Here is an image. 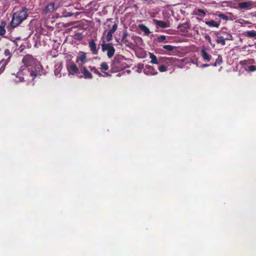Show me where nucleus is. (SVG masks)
<instances>
[{"mask_svg": "<svg viewBox=\"0 0 256 256\" xmlns=\"http://www.w3.org/2000/svg\"><path fill=\"white\" fill-rule=\"evenodd\" d=\"M67 70L68 72L72 74H78L80 73V68H78L74 63H70L67 65Z\"/></svg>", "mask_w": 256, "mask_h": 256, "instance_id": "6e6552de", "label": "nucleus"}, {"mask_svg": "<svg viewBox=\"0 0 256 256\" xmlns=\"http://www.w3.org/2000/svg\"><path fill=\"white\" fill-rule=\"evenodd\" d=\"M250 22L248 21H244V24H250Z\"/></svg>", "mask_w": 256, "mask_h": 256, "instance_id": "4c0bfd02", "label": "nucleus"}, {"mask_svg": "<svg viewBox=\"0 0 256 256\" xmlns=\"http://www.w3.org/2000/svg\"><path fill=\"white\" fill-rule=\"evenodd\" d=\"M109 66L106 62H103L100 65V69L104 72L106 76H110L111 75L107 72H104L105 70H108Z\"/></svg>", "mask_w": 256, "mask_h": 256, "instance_id": "f3484780", "label": "nucleus"}, {"mask_svg": "<svg viewBox=\"0 0 256 256\" xmlns=\"http://www.w3.org/2000/svg\"><path fill=\"white\" fill-rule=\"evenodd\" d=\"M238 7L240 8L248 9L252 8V2L248 1L245 2H240L238 4Z\"/></svg>", "mask_w": 256, "mask_h": 256, "instance_id": "ddd939ff", "label": "nucleus"}, {"mask_svg": "<svg viewBox=\"0 0 256 256\" xmlns=\"http://www.w3.org/2000/svg\"><path fill=\"white\" fill-rule=\"evenodd\" d=\"M138 28L142 30L144 34L148 36L150 34V31L149 28L144 24H140L138 25Z\"/></svg>", "mask_w": 256, "mask_h": 256, "instance_id": "6ab92c4d", "label": "nucleus"}, {"mask_svg": "<svg viewBox=\"0 0 256 256\" xmlns=\"http://www.w3.org/2000/svg\"><path fill=\"white\" fill-rule=\"evenodd\" d=\"M128 36V33L126 31H125L123 32L121 41L124 43H126L128 42V40L126 39L127 36Z\"/></svg>", "mask_w": 256, "mask_h": 256, "instance_id": "bb28decb", "label": "nucleus"}, {"mask_svg": "<svg viewBox=\"0 0 256 256\" xmlns=\"http://www.w3.org/2000/svg\"><path fill=\"white\" fill-rule=\"evenodd\" d=\"M89 68L92 72L98 75L99 76H104L96 68V67L90 66Z\"/></svg>", "mask_w": 256, "mask_h": 256, "instance_id": "5701e85b", "label": "nucleus"}, {"mask_svg": "<svg viewBox=\"0 0 256 256\" xmlns=\"http://www.w3.org/2000/svg\"><path fill=\"white\" fill-rule=\"evenodd\" d=\"M163 48L168 51H172L176 47L171 45H164L163 46Z\"/></svg>", "mask_w": 256, "mask_h": 256, "instance_id": "c85d7f7f", "label": "nucleus"}, {"mask_svg": "<svg viewBox=\"0 0 256 256\" xmlns=\"http://www.w3.org/2000/svg\"><path fill=\"white\" fill-rule=\"evenodd\" d=\"M211 64H203L202 66V68H204V67H207V66H210Z\"/></svg>", "mask_w": 256, "mask_h": 256, "instance_id": "c9c22d12", "label": "nucleus"}, {"mask_svg": "<svg viewBox=\"0 0 256 256\" xmlns=\"http://www.w3.org/2000/svg\"><path fill=\"white\" fill-rule=\"evenodd\" d=\"M86 54L84 52H81L80 55L77 57L76 62L78 63L80 61L82 64L80 65H83L86 62Z\"/></svg>", "mask_w": 256, "mask_h": 256, "instance_id": "2eb2a0df", "label": "nucleus"}, {"mask_svg": "<svg viewBox=\"0 0 256 256\" xmlns=\"http://www.w3.org/2000/svg\"><path fill=\"white\" fill-rule=\"evenodd\" d=\"M22 62L26 67L30 66L32 68H28L31 76L36 78L38 75H42L41 71L42 70V65L38 64L36 60L32 55L26 54L23 58Z\"/></svg>", "mask_w": 256, "mask_h": 256, "instance_id": "f257e3e1", "label": "nucleus"}, {"mask_svg": "<svg viewBox=\"0 0 256 256\" xmlns=\"http://www.w3.org/2000/svg\"><path fill=\"white\" fill-rule=\"evenodd\" d=\"M195 14L198 16L204 17L206 16V13L204 10L198 9L195 11Z\"/></svg>", "mask_w": 256, "mask_h": 256, "instance_id": "b1692460", "label": "nucleus"}, {"mask_svg": "<svg viewBox=\"0 0 256 256\" xmlns=\"http://www.w3.org/2000/svg\"><path fill=\"white\" fill-rule=\"evenodd\" d=\"M4 54L6 56H8V58H7V60H10V58L11 53L10 52V51L8 49L5 50Z\"/></svg>", "mask_w": 256, "mask_h": 256, "instance_id": "7c9ffc66", "label": "nucleus"}, {"mask_svg": "<svg viewBox=\"0 0 256 256\" xmlns=\"http://www.w3.org/2000/svg\"><path fill=\"white\" fill-rule=\"evenodd\" d=\"M28 16V9L23 8L21 11L14 12L13 14L10 25L12 28H16L21 24Z\"/></svg>", "mask_w": 256, "mask_h": 256, "instance_id": "f03ea898", "label": "nucleus"}, {"mask_svg": "<svg viewBox=\"0 0 256 256\" xmlns=\"http://www.w3.org/2000/svg\"><path fill=\"white\" fill-rule=\"evenodd\" d=\"M222 62V58L220 55H218L217 59L216 60L215 62L213 64H212V66H220Z\"/></svg>", "mask_w": 256, "mask_h": 256, "instance_id": "4be33fe9", "label": "nucleus"}, {"mask_svg": "<svg viewBox=\"0 0 256 256\" xmlns=\"http://www.w3.org/2000/svg\"><path fill=\"white\" fill-rule=\"evenodd\" d=\"M216 42L218 44H220L222 46H224L226 44L225 38L223 36H218Z\"/></svg>", "mask_w": 256, "mask_h": 256, "instance_id": "393cba45", "label": "nucleus"}, {"mask_svg": "<svg viewBox=\"0 0 256 256\" xmlns=\"http://www.w3.org/2000/svg\"><path fill=\"white\" fill-rule=\"evenodd\" d=\"M144 72L147 75H156L158 74L157 70L152 66L150 65L146 66Z\"/></svg>", "mask_w": 256, "mask_h": 256, "instance_id": "9b49d317", "label": "nucleus"}, {"mask_svg": "<svg viewBox=\"0 0 256 256\" xmlns=\"http://www.w3.org/2000/svg\"><path fill=\"white\" fill-rule=\"evenodd\" d=\"M54 68V74L56 76H58V74H60L61 70L62 68V64L60 63L55 64Z\"/></svg>", "mask_w": 256, "mask_h": 256, "instance_id": "aec40b11", "label": "nucleus"}, {"mask_svg": "<svg viewBox=\"0 0 256 256\" xmlns=\"http://www.w3.org/2000/svg\"><path fill=\"white\" fill-rule=\"evenodd\" d=\"M88 46L93 55H97L98 53L99 47H97L96 44L94 40L88 41Z\"/></svg>", "mask_w": 256, "mask_h": 256, "instance_id": "423d86ee", "label": "nucleus"}, {"mask_svg": "<svg viewBox=\"0 0 256 256\" xmlns=\"http://www.w3.org/2000/svg\"><path fill=\"white\" fill-rule=\"evenodd\" d=\"M110 67L111 70L113 72H118L122 68V65L121 64V61L119 58L116 57L114 58L113 60L112 61Z\"/></svg>", "mask_w": 256, "mask_h": 256, "instance_id": "39448f33", "label": "nucleus"}, {"mask_svg": "<svg viewBox=\"0 0 256 256\" xmlns=\"http://www.w3.org/2000/svg\"><path fill=\"white\" fill-rule=\"evenodd\" d=\"M167 36L164 35H161L158 37L157 41L158 42H162L166 40Z\"/></svg>", "mask_w": 256, "mask_h": 256, "instance_id": "cd10ccee", "label": "nucleus"}, {"mask_svg": "<svg viewBox=\"0 0 256 256\" xmlns=\"http://www.w3.org/2000/svg\"><path fill=\"white\" fill-rule=\"evenodd\" d=\"M248 61H249V63H250V64H251V63H252V62H250V61H251V60H248Z\"/></svg>", "mask_w": 256, "mask_h": 256, "instance_id": "58836bf2", "label": "nucleus"}, {"mask_svg": "<svg viewBox=\"0 0 256 256\" xmlns=\"http://www.w3.org/2000/svg\"><path fill=\"white\" fill-rule=\"evenodd\" d=\"M218 17L220 18L222 20H228V16L224 14H220L218 15Z\"/></svg>", "mask_w": 256, "mask_h": 256, "instance_id": "473e14b6", "label": "nucleus"}, {"mask_svg": "<svg viewBox=\"0 0 256 256\" xmlns=\"http://www.w3.org/2000/svg\"><path fill=\"white\" fill-rule=\"evenodd\" d=\"M167 67L164 64H162L158 67V70L160 72H164L167 70Z\"/></svg>", "mask_w": 256, "mask_h": 256, "instance_id": "c756f323", "label": "nucleus"}, {"mask_svg": "<svg viewBox=\"0 0 256 256\" xmlns=\"http://www.w3.org/2000/svg\"><path fill=\"white\" fill-rule=\"evenodd\" d=\"M80 72H81L84 77L86 79H92V74L86 69V68L83 65L79 64Z\"/></svg>", "mask_w": 256, "mask_h": 256, "instance_id": "1a4fd4ad", "label": "nucleus"}, {"mask_svg": "<svg viewBox=\"0 0 256 256\" xmlns=\"http://www.w3.org/2000/svg\"><path fill=\"white\" fill-rule=\"evenodd\" d=\"M54 8V4L52 2L48 4L44 10V13L46 14L53 12Z\"/></svg>", "mask_w": 256, "mask_h": 256, "instance_id": "dca6fc26", "label": "nucleus"}, {"mask_svg": "<svg viewBox=\"0 0 256 256\" xmlns=\"http://www.w3.org/2000/svg\"><path fill=\"white\" fill-rule=\"evenodd\" d=\"M246 63H247V61L246 60H241L240 62V64L241 65H245L246 64Z\"/></svg>", "mask_w": 256, "mask_h": 256, "instance_id": "f704fd0d", "label": "nucleus"}, {"mask_svg": "<svg viewBox=\"0 0 256 256\" xmlns=\"http://www.w3.org/2000/svg\"><path fill=\"white\" fill-rule=\"evenodd\" d=\"M178 29L180 30V31L183 32H188V30L190 28V24L189 22H186L182 24H179L177 27Z\"/></svg>", "mask_w": 256, "mask_h": 256, "instance_id": "f8f14e48", "label": "nucleus"}, {"mask_svg": "<svg viewBox=\"0 0 256 256\" xmlns=\"http://www.w3.org/2000/svg\"><path fill=\"white\" fill-rule=\"evenodd\" d=\"M206 24L210 27L218 28L220 25V22H216L214 20L206 22Z\"/></svg>", "mask_w": 256, "mask_h": 256, "instance_id": "a211bd4d", "label": "nucleus"}, {"mask_svg": "<svg viewBox=\"0 0 256 256\" xmlns=\"http://www.w3.org/2000/svg\"><path fill=\"white\" fill-rule=\"evenodd\" d=\"M153 22L156 26L157 28H168L170 26V22L169 21H162L160 20H158L156 19H153Z\"/></svg>", "mask_w": 256, "mask_h": 256, "instance_id": "0eeeda50", "label": "nucleus"}, {"mask_svg": "<svg viewBox=\"0 0 256 256\" xmlns=\"http://www.w3.org/2000/svg\"><path fill=\"white\" fill-rule=\"evenodd\" d=\"M206 38L209 42H210V36H208Z\"/></svg>", "mask_w": 256, "mask_h": 256, "instance_id": "e433bc0d", "label": "nucleus"}, {"mask_svg": "<svg viewBox=\"0 0 256 256\" xmlns=\"http://www.w3.org/2000/svg\"><path fill=\"white\" fill-rule=\"evenodd\" d=\"M150 62L152 64H162L163 63H172L174 62L172 58H158L157 57L153 54L150 52Z\"/></svg>", "mask_w": 256, "mask_h": 256, "instance_id": "7ed1b4c3", "label": "nucleus"}, {"mask_svg": "<svg viewBox=\"0 0 256 256\" xmlns=\"http://www.w3.org/2000/svg\"><path fill=\"white\" fill-rule=\"evenodd\" d=\"M102 50L103 52L107 51V56L108 58H112L115 53V48L112 43H106L104 39L102 44Z\"/></svg>", "mask_w": 256, "mask_h": 256, "instance_id": "20e7f679", "label": "nucleus"}, {"mask_svg": "<svg viewBox=\"0 0 256 256\" xmlns=\"http://www.w3.org/2000/svg\"><path fill=\"white\" fill-rule=\"evenodd\" d=\"M5 24L4 22L2 23L0 26V36H4L6 34V30L4 29Z\"/></svg>", "mask_w": 256, "mask_h": 256, "instance_id": "a878e982", "label": "nucleus"}, {"mask_svg": "<svg viewBox=\"0 0 256 256\" xmlns=\"http://www.w3.org/2000/svg\"><path fill=\"white\" fill-rule=\"evenodd\" d=\"M201 52L204 61L209 62L212 58V56L206 52V48H202V49Z\"/></svg>", "mask_w": 256, "mask_h": 256, "instance_id": "4468645a", "label": "nucleus"}, {"mask_svg": "<svg viewBox=\"0 0 256 256\" xmlns=\"http://www.w3.org/2000/svg\"><path fill=\"white\" fill-rule=\"evenodd\" d=\"M255 16L256 17V14H255Z\"/></svg>", "mask_w": 256, "mask_h": 256, "instance_id": "a19ab883", "label": "nucleus"}, {"mask_svg": "<svg viewBox=\"0 0 256 256\" xmlns=\"http://www.w3.org/2000/svg\"><path fill=\"white\" fill-rule=\"evenodd\" d=\"M225 40H232V36L231 34H228L227 37L224 38Z\"/></svg>", "mask_w": 256, "mask_h": 256, "instance_id": "72a5a7b5", "label": "nucleus"}, {"mask_svg": "<svg viewBox=\"0 0 256 256\" xmlns=\"http://www.w3.org/2000/svg\"><path fill=\"white\" fill-rule=\"evenodd\" d=\"M248 70L250 72H254L256 70V66L254 65H251L248 66Z\"/></svg>", "mask_w": 256, "mask_h": 256, "instance_id": "2f4dec72", "label": "nucleus"}, {"mask_svg": "<svg viewBox=\"0 0 256 256\" xmlns=\"http://www.w3.org/2000/svg\"><path fill=\"white\" fill-rule=\"evenodd\" d=\"M145 1H147V2H150L151 0H144Z\"/></svg>", "mask_w": 256, "mask_h": 256, "instance_id": "ea45409f", "label": "nucleus"}, {"mask_svg": "<svg viewBox=\"0 0 256 256\" xmlns=\"http://www.w3.org/2000/svg\"><path fill=\"white\" fill-rule=\"evenodd\" d=\"M244 35L248 38H256V31L252 30L250 31L246 32Z\"/></svg>", "mask_w": 256, "mask_h": 256, "instance_id": "412c9836", "label": "nucleus"}, {"mask_svg": "<svg viewBox=\"0 0 256 256\" xmlns=\"http://www.w3.org/2000/svg\"><path fill=\"white\" fill-rule=\"evenodd\" d=\"M118 28V25L116 24H114L111 29L109 30L108 32L106 38V42H110L112 40V34Z\"/></svg>", "mask_w": 256, "mask_h": 256, "instance_id": "9d476101", "label": "nucleus"}]
</instances>
